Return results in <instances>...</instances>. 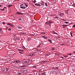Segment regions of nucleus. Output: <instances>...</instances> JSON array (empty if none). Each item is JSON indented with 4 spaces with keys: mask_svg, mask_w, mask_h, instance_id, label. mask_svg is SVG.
I'll use <instances>...</instances> for the list:
<instances>
[{
    "mask_svg": "<svg viewBox=\"0 0 75 75\" xmlns=\"http://www.w3.org/2000/svg\"><path fill=\"white\" fill-rule=\"evenodd\" d=\"M70 34H71V36H72V33H70Z\"/></svg>",
    "mask_w": 75,
    "mask_h": 75,
    "instance_id": "nucleus-47",
    "label": "nucleus"
},
{
    "mask_svg": "<svg viewBox=\"0 0 75 75\" xmlns=\"http://www.w3.org/2000/svg\"><path fill=\"white\" fill-rule=\"evenodd\" d=\"M11 50L8 51V55H11Z\"/></svg>",
    "mask_w": 75,
    "mask_h": 75,
    "instance_id": "nucleus-2",
    "label": "nucleus"
},
{
    "mask_svg": "<svg viewBox=\"0 0 75 75\" xmlns=\"http://www.w3.org/2000/svg\"><path fill=\"white\" fill-rule=\"evenodd\" d=\"M10 26L11 27H14V26H13L12 25H11Z\"/></svg>",
    "mask_w": 75,
    "mask_h": 75,
    "instance_id": "nucleus-31",
    "label": "nucleus"
},
{
    "mask_svg": "<svg viewBox=\"0 0 75 75\" xmlns=\"http://www.w3.org/2000/svg\"><path fill=\"white\" fill-rule=\"evenodd\" d=\"M72 6H73V7H75V5H74V4H72Z\"/></svg>",
    "mask_w": 75,
    "mask_h": 75,
    "instance_id": "nucleus-44",
    "label": "nucleus"
},
{
    "mask_svg": "<svg viewBox=\"0 0 75 75\" xmlns=\"http://www.w3.org/2000/svg\"><path fill=\"white\" fill-rule=\"evenodd\" d=\"M0 33H3V31H2V30H1V31H0Z\"/></svg>",
    "mask_w": 75,
    "mask_h": 75,
    "instance_id": "nucleus-28",
    "label": "nucleus"
},
{
    "mask_svg": "<svg viewBox=\"0 0 75 75\" xmlns=\"http://www.w3.org/2000/svg\"><path fill=\"white\" fill-rule=\"evenodd\" d=\"M41 45V44H40L38 46V47H40Z\"/></svg>",
    "mask_w": 75,
    "mask_h": 75,
    "instance_id": "nucleus-45",
    "label": "nucleus"
},
{
    "mask_svg": "<svg viewBox=\"0 0 75 75\" xmlns=\"http://www.w3.org/2000/svg\"><path fill=\"white\" fill-rule=\"evenodd\" d=\"M64 57H66V58H67V57H68L67 56H64Z\"/></svg>",
    "mask_w": 75,
    "mask_h": 75,
    "instance_id": "nucleus-37",
    "label": "nucleus"
},
{
    "mask_svg": "<svg viewBox=\"0 0 75 75\" xmlns=\"http://www.w3.org/2000/svg\"><path fill=\"white\" fill-rule=\"evenodd\" d=\"M57 18L55 17V18Z\"/></svg>",
    "mask_w": 75,
    "mask_h": 75,
    "instance_id": "nucleus-61",
    "label": "nucleus"
},
{
    "mask_svg": "<svg viewBox=\"0 0 75 75\" xmlns=\"http://www.w3.org/2000/svg\"><path fill=\"white\" fill-rule=\"evenodd\" d=\"M18 51H22V52L24 51V50H21L20 49H18Z\"/></svg>",
    "mask_w": 75,
    "mask_h": 75,
    "instance_id": "nucleus-17",
    "label": "nucleus"
},
{
    "mask_svg": "<svg viewBox=\"0 0 75 75\" xmlns=\"http://www.w3.org/2000/svg\"><path fill=\"white\" fill-rule=\"evenodd\" d=\"M21 61H19V62L18 63V64H21Z\"/></svg>",
    "mask_w": 75,
    "mask_h": 75,
    "instance_id": "nucleus-26",
    "label": "nucleus"
},
{
    "mask_svg": "<svg viewBox=\"0 0 75 75\" xmlns=\"http://www.w3.org/2000/svg\"><path fill=\"white\" fill-rule=\"evenodd\" d=\"M62 20H63V21H66V20H64V19H62Z\"/></svg>",
    "mask_w": 75,
    "mask_h": 75,
    "instance_id": "nucleus-38",
    "label": "nucleus"
},
{
    "mask_svg": "<svg viewBox=\"0 0 75 75\" xmlns=\"http://www.w3.org/2000/svg\"><path fill=\"white\" fill-rule=\"evenodd\" d=\"M7 25H11V24H10V23H8Z\"/></svg>",
    "mask_w": 75,
    "mask_h": 75,
    "instance_id": "nucleus-32",
    "label": "nucleus"
},
{
    "mask_svg": "<svg viewBox=\"0 0 75 75\" xmlns=\"http://www.w3.org/2000/svg\"><path fill=\"white\" fill-rule=\"evenodd\" d=\"M20 8H23V7L21 6Z\"/></svg>",
    "mask_w": 75,
    "mask_h": 75,
    "instance_id": "nucleus-42",
    "label": "nucleus"
},
{
    "mask_svg": "<svg viewBox=\"0 0 75 75\" xmlns=\"http://www.w3.org/2000/svg\"><path fill=\"white\" fill-rule=\"evenodd\" d=\"M68 55H71V54H68Z\"/></svg>",
    "mask_w": 75,
    "mask_h": 75,
    "instance_id": "nucleus-52",
    "label": "nucleus"
},
{
    "mask_svg": "<svg viewBox=\"0 0 75 75\" xmlns=\"http://www.w3.org/2000/svg\"><path fill=\"white\" fill-rule=\"evenodd\" d=\"M23 8L24 9H25V8L24 7H23Z\"/></svg>",
    "mask_w": 75,
    "mask_h": 75,
    "instance_id": "nucleus-48",
    "label": "nucleus"
},
{
    "mask_svg": "<svg viewBox=\"0 0 75 75\" xmlns=\"http://www.w3.org/2000/svg\"><path fill=\"white\" fill-rule=\"evenodd\" d=\"M35 2H36V1L35 0L34 1H33L32 2L33 3H35Z\"/></svg>",
    "mask_w": 75,
    "mask_h": 75,
    "instance_id": "nucleus-22",
    "label": "nucleus"
},
{
    "mask_svg": "<svg viewBox=\"0 0 75 75\" xmlns=\"http://www.w3.org/2000/svg\"><path fill=\"white\" fill-rule=\"evenodd\" d=\"M1 6H2V5H0V7H1Z\"/></svg>",
    "mask_w": 75,
    "mask_h": 75,
    "instance_id": "nucleus-60",
    "label": "nucleus"
},
{
    "mask_svg": "<svg viewBox=\"0 0 75 75\" xmlns=\"http://www.w3.org/2000/svg\"><path fill=\"white\" fill-rule=\"evenodd\" d=\"M42 37L43 38H44V36H42Z\"/></svg>",
    "mask_w": 75,
    "mask_h": 75,
    "instance_id": "nucleus-55",
    "label": "nucleus"
},
{
    "mask_svg": "<svg viewBox=\"0 0 75 75\" xmlns=\"http://www.w3.org/2000/svg\"><path fill=\"white\" fill-rule=\"evenodd\" d=\"M24 4L25 5V6H26V7H28V5H27V4Z\"/></svg>",
    "mask_w": 75,
    "mask_h": 75,
    "instance_id": "nucleus-24",
    "label": "nucleus"
},
{
    "mask_svg": "<svg viewBox=\"0 0 75 75\" xmlns=\"http://www.w3.org/2000/svg\"><path fill=\"white\" fill-rule=\"evenodd\" d=\"M22 34H23V33H22Z\"/></svg>",
    "mask_w": 75,
    "mask_h": 75,
    "instance_id": "nucleus-62",
    "label": "nucleus"
},
{
    "mask_svg": "<svg viewBox=\"0 0 75 75\" xmlns=\"http://www.w3.org/2000/svg\"><path fill=\"white\" fill-rule=\"evenodd\" d=\"M20 6H23V4H21L20 5Z\"/></svg>",
    "mask_w": 75,
    "mask_h": 75,
    "instance_id": "nucleus-51",
    "label": "nucleus"
},
{
    "mask_svg": "<svg viewBox=\"0 0 75 75\" xmlns=\"http://www.w3.org/2000/svg\"><path fill=\"white\" fill-rule=\"evenodd\" d=\"M41 64H43L44 63V62H41Z\"/></svg>",
    "mask_w": 75,
    "mask_h": 75,
    "instance_id": "nucleus-40",
    "label": "nucleus"
},
{
    "mask_svg": "<svg viewBox=\"0 0 75 75\" xmlns=\"http://www.w3.org/2000/svg\"><path fill=\"white\" fill-rule=\"evenodd\" d=\"M50 55V53H47L46 54V56H48V55Z\"/></svg>",
    "mask_w": 75,
    "mask_h": 75,
    "instance_id": "nucleus-10",
    "label": "nucleus"
},
{
    "mask_svg": "<svg viewBox=\"0 0 75 75\" xmlns=\"http://www.w3.org/2000/svg\"><path fill=\"white\" fill-rule=\"evenodd\" d=\"M73 27H75V25H74L73 26Z\"/></svg>",
    "mask_w": 75,
    "mask_h": 75,
    "instance_id": "nucleus-50",
    "label": "nucleus"
},
{
    "mask_svg": "<svg viewBox=\"0 0 75 75\" xmlns=\"http://www.w3.org/2000/svg\"><path fill=\"white\" fill-rule=\"evenodd\" d=\"M56 18H59V17H56Z\"/></svg>",
    "mask_w": 75,
    "mask_h": 75,
    "instance_id": "nucleus-59",
    "label": "nucleus"
},
{
    "mask_svg": "<svg viewBox=\"0 0 75 75\" xmlns=\"http://www.w3.org/2000/svg\"><path fill=\"white\" fill-rule=\"evenodd\" d=\"M55 34H57V35H58V34H57V33H55Z\"/></svg>",
    "mask_w": 75,
    "mask_h": 75,
    "instance_id": "nucleus-57",
    "label": "nucleus"
},
{
    "mask_svg": "<svg viewBox=\"0 0 75 75\" xmlns=\"http://www.w3.org/2000/svg\"><path fill=\"white\" fill-rule=\"evenodd\" d=\"M74 52V53H75V52Z\"/></svg>",
    "mask_w": 75,
    "mask_h": 75,
    "instance_id": "nucleus-63",
    "label": "nucleus"
},
{
    "mask_svg": "<svg viewBox=\"0 0 75 75\" xmlns=\"http://www.w3.org/2000/svg\"><path fill=\"white\" fill-rule=\"evenodd\" d=\"M65 23H66V24H69V22H65Z\"/></svg>",
    "mask_w": 75,
    "mask_h": 75,
    "instance_id": "nucleus-19",
    "label": "nucleus"
},
{
    "mask_svg": "<svg viewBox=\"0 0 75 75\" xmlns=\"http://www.w3.org/2000/svg\"><path fill=\"white\" fill-rule=\"evenodd\" d=\"M8 69H8V68H6V71H8Z\"/></svg>",
    "mask_w": 75,
    "mask_h": 75,
    "instance_id": "nucleus-25",
    "label": "nucleus"
},
{
    "mask_svg": "<svg viewBox=\"0 0 75 75\" xmlns=\"http://www.w3.org/2000/svg\"><path fill=\"white\" fill-rule=\"evenodd\" d=\"M11 6H12V5H9L8 6V7H10Z\"/></svg>",
    "mask_w": 75,
    "mask_h": 75,
    "instance_id": "nucleus-34",
    "label": "nucleus"
},
{
    "mask_svg": "<svg viewBox=\"0 0 75 75\" xmlns=\"http://www.w3.org/2000/svg\"><path fill=\"white\" fill-rule=\"evenodd\" d=\"M55 47H52V49H51V50H55Z\"/></svg>",
    "mask_w": 75,
    "mask_h": 75,
    "instance_id": "nucleus-13",
    "label": "nucleus"
},
{
    "mask_svg": "<svg viewBox=\"0 0 75 75\" xmlns=\"http://www.w3.org/2000/svg\"><path fill=\"white\" fill-rule=\"evenodd\" d=\"M33 68H37V67H36L35 66H33Z\"/></svg>",
    "mask_w": 75,
    "mask_h": 75,
    "instance_id": "nucleus-21",
    "label": "nucleus"
},
{
    "mask_svg": "<svg viewBox=\"0 0 75 75\" xmlns=\"http://www.w3.org/2000/svg\"><path fill=\"white\" fill-rule=\"evenodd\" d=\"M6 70V69L5 68H4L2 69V71L3 72H4V71Z\"/></svg>",
    "mask_w": 75,
    "mask_h": 75,
    "instance_id": "nucleus-8",
    "label": "nucleus"
},
{
    "mask_svg": "<svg viewBox=\"0 0 75 75\" xmlns=\"http://www.w3.org/2000/svg\"><path fill=\"white\" fill-rule=\"evenodd\" d=\"M62 26L63 28H65V27H67V26H68V25H62Z\"/></svg>",
    "mask_w": 75,
    "mask_h": 75,
    "instance_id": "nucleus-3",
    "label": "nucleus"
},
{
    "mask_svg": "<svg viewBox=\"0 0 75 75\" xmlns=\"http://www.w3.org/2000/svg\"><path fill=\"white\" fill-rule=\"evenodd\" d=\"M8 31H11V28H9L8 29Z\"/></svg>",
    "mask_w": 75,
    "mask_h": 75,
    "instance_id": "nucleus-23",
    "label": "nucleus"
},
{
    "mask_svg": "<svg viewBox=\"0 0 75 75\" xmlns=\"http://www.w3.org/2000/svg\"><path fill=\"white\" fill-rule=\"evenodd\" d=\"M53 23V22L51 21H49L47 22L46 23V25H49V26L51 27V24Z\"/></svg>",
    "mask_w": 75,
    "mask_h": 75,
    "instance_id": "nucleus-1",
    "label": "nucleus"
},
{
    "mask_svg": "<svg viewBox=\"0 0 75 75\" xmlns=\"http://www.w3.org/2000/svg\"><path fill=\"white\" fill-rule=\"evenodd\" d=\"M44 63H45L46 62H47V61H43Z\"/></svg>",
    "mask_w": 75,
    "mask_h": 75,
    "instance_id": "nucleus-41",
    "label": "nucleus"
},
{
    "mask_svg": "<svg viewBox=\"0 0 75 75\" xmlns=\"http://www.w3.org/2000/svg\"><path fill=\"white\" fill-rule=\"evenodd\" d=\"M26 66V65H24V66H21V67H25Z\"/></svg>",
    "mask_w": 75,
    "mask_h": 75,
    "instance_id": "nucleus-29",
    "label": "nucleus"
},
{
    "mask_svg": "<svg viewBox=\"0 0 75 75\" xmlns=\"http://www.w3.org/2000/svg\"><path fill=\"white\" fill-rule=\"evenodd\" d=\"M42 74L43 75H45V74L44 73H42Z\"/></svg>",
    "mask_w": 75,
    "mask_h": 75,
    "instance_id": "nucleus-35",
    "label": "nucleus"
},
{
    "mask_svg": "<svg viewBox=\"0 0 75 75\" xmlns=\"http://www.w3.org/2000/svg\"><path fill=\"white\" fill-rule=\"evenodd\" d=\"M6 8V7H4V8Z\"/></svg>",
    "mask_w": 75,
    "mask_h": 75,
    "instance_id": "nucleus-64",
    "label": "nucleus"
},
{
    "mask_svg": "<svg viewBox=\"0 0 75 75\" xmlns=\"http://www.w3.org/2000/svg\"><path fill=\"white\" fill-rule=\"evenodd\" d=\"M19 53H20L21 54H23V53L22 52H18Z\"/></svg>",
    "mask_w": 75,
    "mask_h": 75,
    "instance_id": "nucleus-39",
    "label": "nucleus"
},
{
    "mask_svg": "<svg viewBox=\"0 0 75 75\" xmlns=\"http://www.w3.org/2000/svg\"><path fill=\"white\" fill-rule=\"evenodd\" d=\"M8 57H10V55H8Z\"/></svg>",
    "mask_w": 75,
    "mask_h": 75,
    "instance_id": "nucleus-53",
    "label": "nucleus"
},
{
    "mask_svg": "<svg viewBox=\"0 0 75 75\" xmlns=\"http://www.w3.org/2000/svg\"><path fill=\"white\" fill-rule=\"evenodd\" d=\"M21 19H22V18H19V20L20 21V20H21Z\"/></svg>",
    "mask_w": 75,
    "mask_h": 75,
    "instance_id": "nucleus-43",
    "label": "nucleus"
},
{
    "mask_svg": "<svg viewBox=\"0 0 75 75\" xmlns=\"http://www.w3.org/2000/svg\"><path fill=\"white\" fill-rule=\"evenodd\" d=\"M42 34H45V33L44 32V33H42Z\"/></svg>",
    "mask_w": 75,
    "mask_h": 75,
    "instance_id": "nucleus-49",
    "label": "nucleus"
},
{
    "mask_svg": "<svg viewBox=\"0 0 75 75\" xmlns=\"http://www.w3.org/2000/svg\"><path fill=\"white\" fill-rule=\"evenodd\" d=\"M27 72V70H25L23 71V72H24V73H26Z\"/></svg>",
    "mask_w": 75,
    "mask_h": 75,
    "instance_id": "nucleus-12",
    "label": "nucleus"
},
{
    "mask_svg": "<svg viewBox=\"0 0 75 75\" xmlns=\"http://www.w3.org/2000/svg\"><path fill=\"white\" fill-rule=\"evenodd\" d=\"M1 30H2V29L1 28H0V31H1Z\"/></svg>",
    "mask_w": 75,
    "mask_h": 75,
    "instance_id": "nucleus-54",
    "label": "nucleus"
},
{
    "mask_svg": "<svg viewBox=\"0 0 75 75\" xmlns=\"http://www.w3.org/2000/svg\"><path fill=\"white\" fill-rule=\"evenodd\" d=\"M1 49H2V48H0V50H1Z\"/></svg>",
    "mask_w": 75,
    "mask_h": 75,
    "instance_id": "nucleus-58",
    "label": "nucleus"
},
{
    "mask_svg": "<svg viewBox=\"0 0 75 75\" xmlns=\"http://www.w3.org/2000/svg\"><path fill=\"white\" fill-rule=\"evenodd\" d=\"M31 55V54H30L29 56H30V57H32V56Z\"/></svg>",
    "mask_w": 75,
    "mask_h": 75,
    "instance_id": "nucleus-56",
    "label": "nucleus"
},
{
    "mask_svg": "<svg viewBox=\"0 0 75 75\" xmlns=\"http://www.w3.org/2000/svg\"><path fill=\"white\" fill-rule=\"evenodd\" d=\"M0 10L1 11H4V8L2 9H1Z\"/></svg>",
    "mask_w": 75,
    "mask_h": 75,
    "instance_id": "nucleus-20",
    "label": "nucleus"
},
{
    "mask_svg": "<svg viewBox=\"0 0 75 75\" xmlns=\"http://www.w3.org/2000/svg\"><path fill=\"white\" fill-rule=\"evenodd\" d=\"M24 63L25 64H27V61H25L24 62Z\"/></svg>",
    "mask_w": 75,
    "mask_h": 75,
    "instance_id": "nucleus-15",
    "label": "nucleus"
},
{
    "mask_svg": "<svg viewBox=\"0 0 75 75\" xmlns=\"http://www.w3.org/2000/svg\"><path fill=\"white\" fill-rule=\"evenodd\" d=\"M35 54L34 53H33L32 54H31V56H32H32H33V55H34Z\"/></svg>",
    "mask_w": 75,
    "mask_h": 75,
    "instance_id": "nucleus-18",
    "label": "nucleus"
},
{
    "mask_svg": "<svg viewBox=\"0 0 75 75\" xmlns=\"http://www.w3.org/2000/svg\"><path fill=\"white\" fill-rule=\"evenodd\" d=\"M44 38H45V39H47V37H44Z\"/></svg>",
    "mask_w": 75,
    "mask_h": 75,
    "instance_id": "nucleus-36",
    "label": "nucleus"
},
{
    "mask_svg": "<svg viewBox=\"0 0 75 75\" xmlns=\"http://www.w3.org/2000/svg\"><path fill=\"white\" fill-rule=\"evenodd\" d=\"M70 6H72V3L71 2H70Z\"/></svg>",
    "mask_w": 75,
    "mask_h": 75,
    "instance_id": "nucleus-27",
    "label": "nucleus"
},
{
    "mask_svg": "<svg viewBox=\"0 0 75 75\" xmlns=\"http://www.w3.org/2000/svg\"><path fill=\"white\" fill-rule=\"evenodd\" d=\"M61 45H64V44H61Z\"/></svg>",
    "mask_w": 75,
    "mask_h": 75,
    "instance_id": "nucleus-46",
    "label": "nucleus"
},
{
    "mask_svg": "<svg viewBox=\"0 0 75 75\" xmlns=\"http://www.w3.org/2000/svg\"><path fill=\"white\" fill-rule=\"evenodd\" d=\"M41 5L42 6H43L44 4V1H42V2L41 3Z\"/></svg>",
    "mask_w": 75,
    "mask_h": 75,
    "instance_id": "nucleus-7",
    "label": "nucleus"
},
{
    "mask_svg": "<svg viewBox=\"0 0 75 75\" xmlns=\"http://www.w3.org/2000/svg\"><path fill=\"white\" fill-rule=\"evenodd\" d=\"M35 6H41L40 4H35Z\"/></svg>",
    "mask_w": 75,
    "mask_h": 75,
    "instance_id": "nucleus-5",
    "label": "nucleus"
},
{
    "mask_svg": "<svg viewBox=\"0 0 75 75\" xmlns=\"http://www.w3.org/2000/svg\"><path fill=\"white\" fill-rule=\"evenodd\" d=\"M19 62V61H15V62H16V63H18V64Z\"/></svg>",
    "mask_w": 75,
    "mask_h": 75,
    "instance_id": "nucleus-14",
    "label": "nucleus"
},
{
    "mask_svg": "<svg viewBox=\"0 0 75 75\" xmlns=\"http://www.w3.org/2000/svg\"><path fill=\"white\" fill-rule=\"evenodd\" d=\"M2 23L3 24H5V22H2Z\"/></svg>",
    "mask_w": 75,
    "mask_h": 75,
    "instance_id": "nucleus-33",
    "label": "nucleus"
},
{
    "mask_svg": "<svg viewBox=\"0 0 75 75\" xmlns=\"http://www.w3.org/2000/svg\"><path fill=\"white\" fill-rule=\"evenodd\" d=\"M45 5L46 6H48L47 3H45Z\"/></svg>",
    "mask_w": 75,
    "mask_h": 75,
    "instance_id": "nucleus-30",
    "label": "nucleus"
},
{
    "mask_svg": "<svg viewBox=\"0 0 75 75\" xmlns=\"http://www.w3.org/2000/svg\"><path fill=\"white\" fill-rule=\"evenodd\" d=\"M27 40L28 41H30V40H31V38H28L27 39Z\"/></svg>",
    "mask_w": 75,
    "mask_h": 75,
    "instance_id": "nucleus-9",
    "label": "nucleus"
},
{
    "mask_svg": "<svg viewBox=\"0 0 75 75\" xmlns=\"http://www.w3.org/2000/svg\"><path fill=\"white\" fill-rule=\"evenodd\" d=\"M17 27L18 28H19V29H21V28H23L21 27H20V25L17 26Z\"/></svg>",
    "mask_w": 75,
    "mask_h": 75,
    "instance_id": "nucleus-4",
    "label": "nucleus"
},
{
    "mask_svg": "<svg viewBox=\"0 0 75 75\" xmlns=\"http://www.w3.org/2000/svg\"><path fill=\"white\" fill-rule=\"evenodd\" d=\"M16 13L17 14H23V13H20V12H16Z\"/></svg>",
    "mask_w": 75,
    "mask_h": 75,
    "instance_id": "nucleus-6",
    "label": "nucleus"
},
{
    "mask_svg": "<svg viewBox=\"0 0 75 75\" xmlns=\"http://www.w3.org/2000/svg\"><path fill=\"white\" fill-rule=\"evenodd\" d=\"M16 40H20V38H16Z\"/></svg>",
    "mask_w": 75,
    "mask_h": 75,
    "instance_id": "nucleus-16",
    "label": "nucleus"
},
{
    "mask_svg": "<svg viewBox=\"0 0 75 75\" xmlns=\"http://www.w3.org/2000/svg\"><path fill=\"white\" fill-rule=\"evenodd\" d=\"M48 41L49 42H51V43H52V41H51V40L48 39Z\"/></svg>",
    "mask_w": 75,
    "mask_h": 75,
    "instance_id": "nucleus-11",
    "label": "nucleus"
}]
</instances>
